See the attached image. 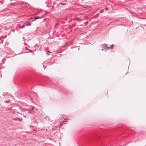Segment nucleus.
I'll return each instance as SVG.
<instances>
[{
    "instance_id": "obj_1",
    "label": "nucleus",
    "mask_w": 146,
    "mask_h": 146,
    "mask_svg": "<svg viewBox=\"0 0 146 146\" xmlns=\"http://www.w3.org/2000/svg\"><path fill=\"white\" fill-rule=\"evenodd\" d=\"M103 48L106 50H109L111 48H113L111 47H109L108 46L107 44H103L102 45Z\"/></svg>"
},
{
    "instance_id": "obj_2",
    "label": "nucleus",
    "mask_w": 146,
    "mask_h": 146,
    "mask_svg": "<svg viewBox=\"0 0 146 146\" xmlns=\"http://www.w3.org/2000/svg\"><path fill=\"white\" fill-rule=\"evenodd\" d=\"M34 18H35V19L33 21L35 20L36 19H40V18H41V17H37V16H35V17H34Z\"/></svg>"
},
{
    "instance_id": "obj_3",
    "label": "nucleus",
    "mask_w": 146,
    "mask_h": 146,
    "mask_svg": "<svg viewBox=\"0 0 146 146\" xmlns=\"http://www.w3.org/2000/svg\"><path fill=\"white\" fill-rule=\"evenodd\" d=\"M9 95V94H8V93H6L5 95L4 94V97L5 98H7V97H6V96H7V95Z\"/></svg>"
},
{
    "instance_id": "obj_4",
    "label": "nucleus",
    "mask_w": 146,
    "mask_h": 146,
    "mask_svg": "<svg viewBox=\"0 0 146 146\" xmlns=\"http://www.w3.org/2000/svg\"><path fill=\"white\" fill-rule=\"evenodd\" d=\"M33 19V18L32 17H30L29 18V20H31Z\"/></svg>"
},
{
    "instance_id": "obj_5",
    "label": "nucleus",
    "mask_w": 146,
    "mask_h": 146,
    "mask_svg": "<svg viewBox=\"0 0 146 146\" xmlns=\"http://www.w3.org/2000/svg\"><path fill=\"white\" fill-rule=\"evenodd\" d=\"M10 101L9 100H8V101H5V103H7V102H10Z\"/></svg>"
},
{
    "instance_id": "obj_6",
    "label": "nucleus",
    "mask_w": 146,
    "mask_h": 146,
    "mask_svg": "<svg viewBox=\"0 0 146 146\" xmlns=\"http://www.w3.org/2000/svg\"><path fill=\"white\" fill-rule=\"evenodd\" d=\"M24 27H25L24 25H23V26H22L21 27V29L23 28H24Z\"/></svg>"
},
{
    "instance_id": "obj_7",
    "label": "nucleus",
    "mask_w": 146,
    "mask_h": 146,
    "mask_svg": "<svg viewBox=\"0 0 146 146\" xmlns=\"http://www.w3.org/2000/svg\"><path fill=\"white\" fill-rule=\"evenodd\" d=\"M113 44H112L111 45V46L110 47H112L113 48Z\"/></svg>"
},
{
    "instance_id": "obj_8",
    "label": "nucleus",
    "mask_w": 146,
    "mask_h": 146,
    "mask_svg": "<svg viewBox=\"0 0 146 146\" xmlns=\"http://www.w3.org/2000/svg\"><path fill=\"white\" fill-rule=\"evenodd\" d=\"M0 3H1V5H2V1H1L0 2Z\"/></svg>"
},
{
    "instance_id": "obj_9",
    "label": "nucleus",
    "mask_w": 146,
    "mask_h": 146,
    "mask_svg": "<svg viewBox=\"0 0 146 146\" xmlns=\"http://www.w3.org/2000/svg\"><path fill=\"white\" fill-rule=\"evenodd\" d=\"M103 11V10H102V11H101L100 12L101 13H102Z\"/></svg>"
},
{
    "instance_id": "obj_10",
    "label": "nucleus",
    "mask_w": 146,
    "mask_h": 146,
    "mask_svg": "<svg viewBox=\"0 0 146 146\" xmlns=\"http://www.w3.org/2000/svg\"><path fill=\"white\" fill-rule=\"evenodd\" d=\"M31 25V24L30 23V24H27V25Z\"/></svg>"
},
{
    "instance_id": "obj_11",
    "label": "nucleus",
    "mask_w": 146,
    "mask_h": 146,
    "mask_svg": "<svg viewBox=\"0 0 146 146\" xmlns=\"http://www.w3.org/2000/svg\"><path fill=\"white\" fill-rule=\"evenodd\" d=\"M106 10H108V8H106Z\"/></svg>"
},
{
    "instance_id": "obj_12",
    "label": "nucleus",
    "mask_w": 146,
    "mask_h": 146,
    "mask_svg": "<svg viewBox=\"0 0 146 146\" xmlns=\"http://www.w3.org/2000/svg\"><path fill=\"white\" fill-rule=\"evenodd\" d=\"M58 23H57V24H56V25H58Z\"/></svg>"
},
{
    "instance_id": "obj_13",
    "label": "nucleus",
    "mask_w": 146,
    "mask_h": 146,
    "mask_svg": "<svg viewBox=\"0 0 146 146\" xmlns=\"http://www.w3.org/2000/svg\"><path fill=\"white\" fill-rule=\"evenodd\" d=\"M144 26H146V24L145 25H144Z\"/></svg>"
}]
</instances>
